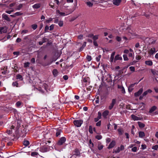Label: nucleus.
<instances>
[{"mask_svg":"<svg viewBox=\"0 0 158 158\" xmlns=\"http://www.w3.org/2000/svg\"><path fill=\"white\" fill-rule=\"evenodd\" d=\"M109 113V111L107 110L104 111L102 114L103 117L104 118H106L108 114Z\"/></svg>","mask_w":158,"mask_h":158,"instance_id":"nucleus-17","label":"nucleus"},{"mask_svg":"<svg viewBox=\"0 0 158 158\" xmlns=\"http://www.w3.org/2000/svg\"><path fill=\"white\" fill-rule=\"evenodd\" d=\"M87 5L89 7H91L93 5V3L90 2H86Z\"/></svg>","mask_w":158,"mask_h":158,"instance_id":"nucleus-26","label":"nucleus"},{"mask_svg":"<svg viewBox=\"0 0 158 158\" xmlns=\"http://www.w3.org/2000/svg\"><path fill=\"white\" fill-rule=\"evenodd\" d=\"M137 84L136 83H134L131 84L128 88V90L129 92H131L133 89V87L135 84Z\"/></svg>","mask_w":158,"mask_h":158,"instance_id":"nucleus-8","label":"nucleus"},{"mask_svg":"<svg viewBox=\"0 0 158 158\" xmlns=\"http://www.w3.org/2000/svg\"><path fill=\"white\" fill-rule=\"evenodd\" d=\"M123 57L124 60L125 61L127 60H128V59L127 57V56L126 55H123Z\"/></svg>","mask_w":158,"mask_h":158,"instance_id":"nucleus-47","label":"nucleus"},{"mask_svg":"<svg viewBox=\"0 0 158 158\" xmlns=\"http://www.w3.org/2000/svg\"><path fill=\"white\" fill-rule=\"evenodd\" d=\"M23 144L26 146H27L29 144V141L27 140L24 141L23 143Z\"/></svg>","mask_w":158,"mask_h":158,"instance_id":"nucleus-30","label":"nucleus"},{"mask_svg":"<svg viewBox=\"0 0 158 158\" xmlns=\"http://www.w3.org/2000/svg\"><path fill=\"white\" fill-rule=\"evenodd\" d=\"M50 31L52 30L53 29L54 27V25L53 24H52L51 25L50 27Z\"/></svg>","mask_w":158,"mask_h":158,"instance_id":"nucleus-58","label":"nucleus"},{"mask_svg":"<svg viewBox=\"0 0 158 158\" xmlns=\"http://www.w3.org/2000/svg\"><path fill=\"white\" fill-rule=\"evenodd\" d=\"M19 52H13V54L14 55H16L17 56H18L19 55Z\"/></svg>","mask_w":158,"mask_h":158,"instance_id":"nucleus-49","label":"nucleus"},{"mask_svg":"<svg viewBox=\"0 0 158 158\" xmlns=\"http://www.w3.org/2000/svg\"><path fill=\"white\" fill-rule=\"evenodd\" d=\"M149 42L150 44H153L155 42V40L153 39H149Z\"/></svg>","mask_w":158,"mask_h":158,"instance_id":"nucleus-25","label":"nucleus"},{"mask_svg":"<svg viewBox=\"0 0 158 158\" xmlns=\"http://www.w3.org/2000/svg\"><path fill=\"white\" fill-rule=\"evenodd\" d=\"M141 147L142 149H144L146 148V146L145 144H142Z\"/></svg>","mask_w":158,"mask_h":158,"instance_id":"nucleus-59","label":"nucleus"},{"mask_svg":"<svg viewBox=\"0 0 158 158\" xmlns=\"http://www.w3.org/2000/svg\"><path fill=\"white\" fill-rule=\"evenodd\" d=\"M101 55H99L98 56L96 57V60L97 61H99L100 59L101 58Z\"/></svg>","mask_w":158,"mask_h":158,"instance_id":"nucleus-45","label":"nucleus"},{"mask_svg":"<svg viewBox=\"0 0 158 158\" xmlns=\"http://www.w3.org/2000/svg\"><path fill=\"white\" fill-rule=\"evenodd\" d=\"M21 102L19 101H18L16 102V105L17 107H19L21 105Z\"/></svg>","mask_w":158,"mask_h":158,"instance_id":"nucleus-53","label":"nucleus"},{"mask_svg":"<svg viewBox=\"0 0 158 158\" xmlns=\"http://www.w3.org/2000/svg\"><path fill=\"white\" fill-rule=\"evenodd\" d=\"M12 84L13 86H16V87H18L19 86L18 83L17 81L13 82Z\"/></svg>","mask_w":158,"mask_h":158,"instance_id":"nucleus-31","label":"nucleus"},{"mask_svg":"<svg viewBox=\"0 0 158 158\" xmlns=\"http://www.w3.org/2000/svg\"><path fill=\"white\" fill-rule=\"evenodd\" d=\"M2 18L8 21H10V19L8 16L6 14H4L2 15Z\"/></svg>","mask_w":158,"mask_h":158,"instance_id":"nucleus-13","label":"nucleus"},{"mask_svg":"<svg viewBox=\"0 0 158 158\" xmlns=\"http://www.w3.org/2000/svg\"><path fill=\"white\" fill-rule=\"evenodd\" d=\"M58 25L60 27H62L63 25V22L60 21L58 22Z\"/></svg>","mask_w":158,"mask_h":158,"instance_id":"nucleus-50","label":"nucleus"},{"mask_svg":"<svg viewBox=\"0 0 158 158\" xmlns=\"http://www.w3.org/2000/svg\"><path fill=\"white\" fill-rule=\"evenodd\" d=\"M156 52V49L155 48H152L149 49L148 53L149 55H153Z\"/></svg>","mask_w":158,"mask_h":158,"instance_id":"nucleus-3","label":"nucleus"},{"mask_svg":"<svg viewBox=\"0 0 158 158\" xmlns=\"http://www.w3.org/2000/svg\"><path fill=\"white\" fill-rule=\"evenodd\" d=\"M122 60V58L119 55H117L115 57L114 60V62L118 60Z\"/></svg>","mask_w":158,"mask_h":158,"instance_id":"nucleus-16","label":"nucleus"},{"mask_svg":"<svg viewBox=\"0 0 158 158\" xmlns=\"http://www.w3.org/2000/svg\"><path fill=\"white\" fill-rule=\"evenodd\" d=\"M130 70L131 72H134L135 71V68L134 67L131 66L129 67Z\"/></svg>","mask_w":158,"mask_h":158,"instance_id":"nucleus-40","label":"nucleus"},{"mask_svg":"<svg viewBox=\"0 0 158 158\" xmlns=\"http://www.w3.org/2000/svg\"><path fill=\"white\" fill-rule=\"evenodd\" d=\"M49 27L48 26L46 25L45 26V32H47L48 31V30L49 29Z\"/></svg>","mask_w":158,"mask_h":158,"instance_id":"nucleus-51","label":"nucleus"},{"mask_svg":"<svg viewBox=\"0 0 158 158\" xmlns=\"http://www.w3.org/2000/svg\"><path fill=\"white\" fill-rule=\"evenodd\" d=\"M98 149L99 150H101L103 148V146L102 144H101V143H100L98 144Z\"/></svg>","mask_w":158,"mask_h":158,"instance_id":"nucleus-27","label":"nucleus"},{"mask_svg":"<svg viewBox=\"0 0 158 158\" xmlns=\"http://www.w3.org/2000/svg\"><path fill=\"white\" fill-rule=\"evenodd\" d=\"M31 27L34 30H35L37 28V25L36 24H34L31 25Z\"/></svg>","mask_w":158,"mask_h":158,"instance_id":"nucleus-35","label":"nucleus"},{"mask_svg":"<svg viewBox=\"0 0 158 158\" xmlns=\"http://www.w3.org/2000/svg\"><path fill=\"white\" fill-rule=\"evenodd\" d=\"M30 63L28 62H26L24 64V66L25 68H26L29 66Z\"/></svg>","mask_w":158,"mask_h":158,"instance_id":"nucleus-33","label":"nucleus"},{"mask_svg":"<svg viewBox=\"0 0 158 158\" xmlns=\"http://www.w3.org/2000/svg\"><path fill=\"white\" fill-rule=\"evenodd\" d=\"M143 91L142 88H141L139 89V90L137 92L135 93L134 94V95L135 97H138L142 93Z\"/></svg>","mask_w":158,"mask_h":158,"instance_id":"nucleus-10","label":"nucleus"},{"mask_svg":"<svg viewBox=\"0 0 158 158\" xmlns=\"http://www.w3.org/2000/svg\"><path fill=\"white\" fill-rule=\"evenodd\" d=\"M124 149V146L123 145H121L120 147H118L117 149L115 151L116 153H118L121 151H122Z\"/></svg>","mask_w":158,"mask_h":158,"instance_id":"nucleus-9","label":"nucleus"},{"mask_svg":"<svg viewBox=\"0 0 158 158\" xmlns=\"http://www.w3.org/2000/svg\"><path fill=\"white\" fill-rule=\"evenodd\" d=\"M66 139L65 137H61L57 142V144L59 145H62L66 141Z\"/></svg>","mask_w":158,"mask_h":158,"instance_id":"nucleus-2","label":"nucleus"},{"mask_svg":"<svg viewBox=\"0 0 158 158\" xmlns=\"http://www.w3.org/2000/svg\"><path fill=\"white\" fill-rule=\"evenodd\" d=\"M39 154L38 153L36 152H32L31 154V156H34L36 155H38Z\"/></svg>","mask_w":158,"mask_h":158,"instance_id":"nucleus-29","label":"nucleus"},{"mask_svg":"<svg viewBox=\"0 0 158 158\" xmlns=\"http://www.w3.org/2000/svg\"><path fill=\"white\" fill-rule=\"evenodd\" d=\"M31 61L32 63L33 64L35 62V58H32L31 59Z\"/></svg>","mask_w":158,"mask_h":158,"instance_id":"nucleus-60","label":"nucleus"},{"mask_svg":"<svg viewBox=\"0 0 158 158\" xmlns=\"http://www.w3.org/2000/svg\"><path fill=\"white\" fill-rule=\"evenodd\" d=\"M52 73L53 75L56 77L57 76L58 72L57 70L56 69H54L52 71Z\"/></svg>","mask_w":158,"mask_h":158,"instance_id":"nucleus-24","label":"nucleus"},{"mask_svg":"<svg viewBox=\"0 0 158 158\" xmlns=\"http://www.w3.org/2000/svg\"><path fill=\"white\" fill-rule=\"evenodd\" d=\"M49 5L52 8H54V3H53L51 2L50 3Z\"/></svg>","mask_w":158,"mask_h":158,"instance_id":"nucleus-56","label":"nucleus"},{"mask_svg":"<svg viewBox=\"0 0 158 158\" xmlns=\"http://www.w3.org/2000/svg\"><path fill=\"white\" fill-rule=\"evenodd\" d=\"M52 18H50L46 20L45 21V23H48L51 22L52 20Z\"/></svg>","mask_w":158,"mask_h":158,"instance_id":"nucleus-34","label":"nucleus"},{"mask_svg":"<svg viewBox=\"0 0 158 158\" xmlns=\"http://www.w3.org/2000/svg\"><path fill=\"white\" fill-rule=\"evenodd\" d=\"M157 109V107L155 106H152L150 109L149 112L150 113H152L154 111Z\"/></svg>","mask_w":158,"mask_h":158,"instance_id":"nucleus-19","label":"nucleus"},{"mask_svg":"<svg viewBox=\"0 0 158 158\" xmlns=\"http://www.w3.org/2000/svg\"><path fill=\"white\" fill-rule=\"evenodd\" d=\"M15 16H19L21 15L22 14V13H21L20 12H16L15 14Z\"/></svg>","mask_w":158,"mask_h":158,"instance_id":"nucleus-46","label":"nucleus"},{"mask_svg":"<svg viewBox=\"0 0 158 158\" xmlns=\"http://www.w3.org/2000/svg\"><path fill=\"white\" fill-rule=\"evenodd\" d=\"M152 148L155 150H157L158 148V145H155L152 146Z\"/></svg>","mask_w":158,"mask_h":158,"instance_id":"nucleus-44","label":"nucleus"},{"mask_svg":"<svg viewBox=\"0 0 158 158\" xmlns=\"http://www.w3.org/2000/svg\"><path fill=\"white\" fill-rule=\"evenodd\" d=\"M98 35H94L92 34H91L89 35V37L92 38L93 40V41H96V40L98 39Z\"/></svg>","mask_w":158,"mask_h":158,"instance_id":"nucleus-4","label":"nucleus"},{"mask_svg":"<svg viewBox=\"0 0 158 158\" xmlns=\"http://www.w3.org/2000/svg\"><path fill=\"white\" fill-rule=\"evenodd\" d=\"M151 71L154 77L158 75V71L152 69H151Z\"/></svg>","mask_w":158,"mask_h":158,"instance_id":"nucleus-11","label":"nucleus"},{"mask_svg":"<svg viewBox=\"0 0 158 158\" xmlns=\"http://www.w3.org/2000/svg\"><path fill=\"white\" fill-rule=\"evenodd\" d=\"M89 132L90 133H93V130H92V127L91 126H90L89 127Z\"/></svg>","mask_w":158,"mask_h":158,"instance_id":"nucleus-41","label":"nucleus"},{"mask_svg":"<svg viewBox=\"0 0 158 158\" xmlns=\"http://www.w3.org/2000/svg\"><path fill=\"white\" fill-rule=\"evenodd\" d=\"M41 6V4L40 3H36L32 6V7L34 9H38Z\"/></svg>","mask_w":158,"mask_h":158,"instance_id":"nucleus-15","label":"nucleus"},{"mask_svg":"<svg viewBox=\"0 0 158 158\" xmlns=\"http://www.w3.org/2000/svg\"><path fill=\"white\" fill-rule=\"evenodd\" d=\"M115 142L114 141H112L108 147V149H110L113 148L115 145Z\"/></svg>","mask_w":158,"mask_h":158,"instance_id":"nucleus-12","label":"nucleus"},{"mask_svg":"<svg viewBox=\"0 0 158 158\" xmlns=\"http://www.w3.org/2000/svg\"><path fill=\"white\" fill-rule=\"evenodd\" d=\"M21 41V39L19 38H17V40H16V41L17 43H19Z\"/></svg>","mask_w":158,"mask_h":158,"instance_id":"nucleus-64","label":"nucleus"},{"mask_svg":"<svg viewBox=\"0 0 158 158\" xmlns=\"http://www.w3.org/2000/svg\"><path fill=\"white\" fill-rule=\"evenodd\" d=\"M93 44L94 46L96 47H98V44L97 42L96 41H93Z\"/></svg>","mask_w":158,"mask_h":158,"instance_id":"nucleus-55","label":"nucleus"},{"mask_svg":"<svg viewBox=\"0 0 158 158\" xmlns=\"http://www.w3.org/2000/svg\"><path fill=\"white\" fill-rule=\"evenodd\" d=\"M137 150V148L136 147H134L131 149V151L134 152H135Z\"/></svg>","mask_w":158,"mask_h":158,"instance_id":"nucleus-43","label":"nucleus"},{"mask_svg":"<svg viewBox=\"0 0 158 158\" xmlns=\"http://www.w3.org/2000/svg\"><path fill=\"white\" fill-rule=\"evenodd\" d=\"M46 39H47L45 38H43L42 40L39 42V44L40 45H42L43 43H44L46 41Z\"/></svg>","mask_w":158,"mask_h":158,"instance_id":"nucleus-22","label":"nucleus"},{"mask_svg":"<svg viewBox=\"0 0 158 158\" xmlns=\"http://www.w3.org/2000/svg\"><path fill=\"white\" fill-rule=\"evenodd\" d=\"M28 32V30H23L22 32H21V33L22 34V33H23V34H26V33H27Z\"/></svg>","mask_w":158,"mask_h":158,"instance_id":"nucleus-54","label":"nucleus"},{"mask_svg":"<svg viewBox=\"0 0 158 158\" xmlns=\"http://www.w3.org/2000/svg\"><path fill=\"white\" fill-rule=\"evenodd\" d=\"M61 132V130L60 129L58 130L57 131V132L56 133V136H58L59 135H60V133Z\"/></svg>","mask_w":158,"mask_h":158,"instance_id":"nucleus-32","label":"nucleus"},{"mask_svg":"<svg viewBox=\"0 0 158 158\" xmlns=\"http://www.w3.org/2000/svg\"><path fill=\"white\" fill-rule=\"evenodd\" d=\"M1 72L2 74L3 75H5L6 74V70H5L4 69H1Z\"/></svg>","mask_w":158,"mask_h":158,"instance_id":"nucleus-39","label":"nucleus"},{"mask_svg":"<svg viewBox=\"0 0 158 158\" xmlns=\"http://www.w3.org/2000/svg\"><path fill=\"white\" fill-rule=\"evenodd\" d=\"M16 79H20V80H23L22 76L20 74H17L16 75Z\"/></svg>","mask_w":158,"mask_h":158,"instance_id":"nucleus-28","label":"nucleus"},{"mask_svg":"<svg viewBox=\"0 0 158 158\" xmlns=\"http://www.w3.org/2000/svg\"><path fill=\"white\" fill-rule=\"evenodd\" d=\"M63 78L64 80H66L68 79V76L64 75L63 76Z\"/></svg>","mask_w":158,"mask_h":158,"instance_id":"nucleus-61","label":"nucleus"},{"mask_svg":"<svg viewBox=\"0 0 158 158\" xmlns=\"http://www.w3.org/2000/svg\"><path fill=\"white\" fill-rule=\"evenodd\" d=\"M115 52H114L112 53L110 57V61L111 62H112L114 60V56L115 54Z\"/></svg>","mask_w":158,"mask_h":158,"instance_id":"nucleus-18","label":"nucleus"},{"mask_svg":"<svg viewBox=\"0 0 158 158\" xmlns=\"http://www.w3.org/2000/svg\"><path fill=\"white\" fill-rule=\"evenodd\" d=\"M98 117L100 119L101 118V116H102V114H101V113L100 112H98Z\"/></svg>","mask_w":158,"mask_h":158,"instance_id":"nucleus-57","label":"nucleus"},{"mask_svg":"<svg viewBox=\"0 0 158 158\" xmlns=\"http://www.w3.org/2000/svg\"><path fill=\"white\" fill-rule=\"evenodd\" d=\"M131 117L132 118L133 120L135 121V120H140V118H139L137 117L136 116L132 114L131 115Z\"/></svg>","mask_w":158,"mask_h":158,"instance_id":"nucleus-14","label":"nucleus"},{"mask_svg":"<svg viewBox=\"0 0 158 158\" xmlns=\"http://www.w3.org/2000/svg\"><path fill=\"white\" fill-rule=\"evenodd\" d=\"M145 64L151 66L152 65L153 63L151 60H147L145 61Z\"/></svg>","mask_w":158,"mask_h":158,"instance_id":"nucleus-20","label":"nucleus"},{"mask_svg":"<svg viewBox=\"0 0 158 158\" xmlns=\"http://www.w3.org/2000/svg\"><path fill=\"white\" fill-rule=\"evenodd\" d=\"M102 138V137L101 135H97L95 136V138L98 140L101 139Z\"/></svg>","mask_w":158,"mask_h":158,"instance_id":"nucleus-42","label":"nucleus"},{"mask_svg":"<svg viewBox=\"0 0 158 158\" xmlns=\"http://www.w3.org/2000/svg\"><path fill=\"white\" fill-rule=\"evenodd\" d=\"M86 59L88 61H90L92 60L91 57L90 56L88 55L86 56Z\"/></svg>","mask_w":158,"mask_h":158,"instance_id":"nucleus-36","label":"nucleus"},{"mask_svg":"<svg viewBox=\"0 0 158 158\" xmlns=\"http://www.w3.org/2000/svg\"><path fill=\"white\" fill-rule=\"evenodd\" d=\"M138 124L139 125V127L140 128H143L145 126V125L144 124L141 123L140 122H138Z\"/></svg>","mask_w":158,"mask_h":158,"instance_id":"nucleus-23","label":"nucleus"},{"mask_svg":"<svg viewBox=\"0 0 158 158\" xmlns=\"http://www.w3.org/2000/svg\"><path fill=\"white\" fill-rule=\"evenodd\" d=\"M101 121H100L96 123V125L97 126H99L101 125Z\"/></svg>","mask_w":158,"mask_h":158,"instance_id":"nucleus-63","label":"nucleus"},{"mask_svg":"<svg viewBox=\"0 0 158 158\" xmlns=\"http://www.w3.org/2000/svg\"><path fill=\"white\" fill-rule=\"evenodd\" d=\"M7 31V28L6 27H0V33L1 34L6 33Z\"/></svg>","mask_w":158,"mask_h":158,"instance_id":"nucleus-6","label":"nucleus"},{"mask_svg":"<svg viewBox=\"0 0 158 158\" xmlns=\"http://www.w3.org/2000/svg\"><path fill=\"white\" fill-rule=\"evenodd\" d=\"M116 40L118 42L120 41L121 40V38L119 36L116 37Z\"/></svg>","mask_w":158,"mask_h":158,"instance_id":"nucleus-52","label":"nucleus"},{"mask_svg":"<svg viewBox=\"0 0 158 158\" xmlns=\"http://www.w3.org/2000/svg\"><path fill=\"white\" fill-rule=\"evenodd\" d=\"M116 102V100L114 99H113L111 103L110 104L109 107V110H111L113 107L114 106Z\"/></svg>","mask_w":158,"mask_h":158,"instance_id":"nucleus-7","label":"nucleus"},{"mask_svg":"<svg viewBox=\"0 0 158 158\" xmlns=\"http://www.w3.org/2000/svg\"><path fill=\"white\" fill-rule=\"evenodd\" d=\"M119 134L121 135H122L123 133V131L121 129L119 128L118 130Z\"/></svg>","mask_w":158,"mask_h":158,"instance_id":"nucleus-37","label":"nucleus"},{"mask_svg":"<svg viewBox=\"0 0 158 158\" xmlns=\"http://www.w3.org/2000/svg\"><path fill=\"white\" fill-rule=\"evenodd\" d=\"M148 92L147 91H145L144 92H143V94H142V95L143 96H146V95H147L148 94Z\"/></svg>","mask_w":158,"mask_h":158,"instance_id":"nucleus-62","label":"nucleus"},{"mask_svg":"<svg viewBox=\"0 0 158 158\" xmlns=\"http://www.w3.org/2000/svg\"><path fill=\"white\" fill-rule=\"evenodd\" d=\"M122 1V0H112L113 4L116 6L120 5Z\"/></svg>","mask_w":158,"mask_h":158,"instance_id":"nucleus-5","label":"nucleus"},{"mask_svg":"<svg viewBox=\"0 0 158 158\" xmlns=\"http://www.w3.org/2000/svg\"><path fill=\"white\" fill-rule=\"evenodd\" d=\"M139 137L140 138H142L144 136L145 134L143 131H140L139 132Z\"/></svg>","mask_w":158,"mask_h":158,"instance_id":"nucleus-21","label":"nucleus"},{"mask_svg":"<svg viewBox=\"0 0 158 158\" xmlns=\"http://www.w3.org/2000/svg\"><path fill=\"white\" fill-rule=\"evenodd\" d=\"M83 123V121L81 120H74L73 121V123L74 125L77 127H81Z\"/></svg>","mask_w":158,"mask_h":158,"instance_id":"nucleus-1","label":"nucleus"},{"mask_svg":"<svg viewBox=\"0 0 158 158\" xmlns=\"http://www.w3.org/2000/svg\"><path fill=\"white\" fill-rule=\"evenodd\" d=\"M23 6V5L22 4H20L17 7V8L16 9V10H19Z\"/></svg>","mask_w":158,"mask_h":158,"instance_id":"nucleus-38","label":"nucleus"},{"mask_svg":"<svg viewBox=\"0 0 158 158\" xmlns=\"http://www.w3.org/2000/svg\"><path fill=\"white\" fill-rule=\"evenodd\" d=\"M77 38L79 40H82L83 39V35H79L78 37Z\"/></svg>","mask_w":158,"mask_h":158,"instance_id":"nucleus-48","label":"nucleus"}]
</instances>
